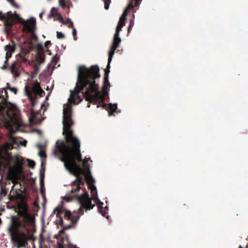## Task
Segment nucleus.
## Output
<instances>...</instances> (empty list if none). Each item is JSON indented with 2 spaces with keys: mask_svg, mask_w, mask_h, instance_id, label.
<instances>
[{
  "mask_svg": "<svg viewBox=\"0 0 248 248\" xmlns=\"http://www.w3.org/2000/svg\"><path fill=\"white\" fill-rule=\"evenodd\" d=\"M2 223V220H1V219L0 218V225Z\"/></svg>",
  "mask_w": 248,
  "mask_h": 248,
  "instance_id": "de8ad7c7",
  "label": "nucleus"
},
{
  "mask_svg": "<svg viewBox=\"0 0 248 248\" xmlns=\"http://www.w3.org/2000/svg\"><path fill=\"white\" fill-rule=\"evenodd\" d=\"M8 93L7 90L3 88L0 91V109H4L8 107L9 103L7 101Z\"/></svg>",
  "mask_w": 248,
  "mask_h": 248,
  "instance_id": "1a4fd4ad",
  "label": "nucleus"
},
{
  "mask_svg": "<svg viewBox=\"0 0 248 248\" xmlns=\"http://www.w3.org/2000/svg\"><path fill=\"white\" fill-rule=\"evenodd\" d=\"M126 16V12H125L124 13H123L119 19L116 29L115 33L114 35L112 44L108 52V62L107 68L105 69L103 86V90L105 92H107V88L110 86V84L108 80V74L110 72L109 69L110 68V64L113 55L114 54L115 50L119 47L120 44L121 42V39L119 36V33L122 31V28L125 25Z\"/></svg>",
  "mask_w": 248,
  "mask_h": 248,
  "instance_id": "39448f33",
  "label": "nucleus"
},
{
  "mask_svg": "<svg viewBox=\"0 0 248 248\" xmlns=\"http://www.w3.org/2000/svg\"><path fill=\"white\" fill-rule=\"evenodd\" d=\"M7 85L8 86V89L10 90L12 92H13L15 94H16V93L17 92V89L15 87H10L9 86V83H7Z\"/></svg>",
  "mask_w": 248,
  "mask_h": 248,
  "instance_id": "cd10ccee",
  "label": "nucleus"
},
{
  "mask_svg": "<svg viewBox=\"0 0 248 248\" xmlns=\"http://www.w3.org/2000/svg\"><path fill=\"white\" fill-rule=\"evenodd\" d=\"M79 184L73 181L71 185V189L70 190V192L74 194L79 191L81 188Z\"/></svg>",
  "mask_w": 248,
  "mask_h": 248,
  "instance_id": "f3484780",
  "label": "nucleus"
},
{
  "mask_svg": "<svg viewBox=\"0 0 248 248\" xmlns=\"http://www.w3.org/2000/svg\"><path fill=\"white\" fill-rule=\"evenodd\" d=\"M7 115L8 118V124L9 126L18 127L20 126V116L14 111L12 108L8 110Z\"/></svg>",
  "mask_w": 248,
  "mask_h": 248,
  "instance_id": "6e6552de",
  "label": "nucleus"
},
{
  "mask_svg": "<svg viewBox=\"0 0 248 248\" xmlns=\"http://www.w3.org/2000/svg\"><path fill=\"white\" fill-rule=\"evenodd\" d=\"M56 33L58 39H62L65 37L64 35L61 32L57 31Z\"/></svg>",
  "mask_w": 248,
  "mask_h": 248,
  "instance_id": "a878e982",
  "label": "nucleus"
},
{
  "mask_svg": "<svg viewBox=\"0 0 248 248\" xmlns=\"http://www.w3.org/2000/svg\"><path fill=\"white\" fill-rule=\"evenodd\" d=\"M16 216L11 217L8 231L13 241L17 244V248L24 247L28 245V241L32 240L31 235H27L24 231L19 228L26 229L27 226H31L34 223L35 218L29 212L27 203L21 202L17 205Z\"/></svg>",
  "mask_w": 248,
  "mask_h": 248,
  "instance_id": "20e7f679",
  "label": "nucleus"
},
{
  "mask_svg": "<svg viewBox=\"0 0 248 248\" xmlns=\"http://www.w3.org/2000/svg\"><path fill=\"white\" fill-rule=\"evenodd\" d=\"M141 1L142 0H129L128 5L123 13L126 12L127 16L130 10L133 9L134 7L139 6Z\"/></svg>",
  "mask_w": 248,
  "mask_h": 248,
  "instance_id": "f8f14e48",
  "label": "nucleus"
},
{
  "mask_svg": "<svg viewBox=\"0 0 248 248\" xmlns=\"http://www.w3.org/2000/svg\"><path fill=\"white\" fill-rule=\"evenodd\" d=\"M43 57H45V54L44 53L43 54Z\"/></svg>",
  "mask_w": 248,
  "mask_h": 248,
  "instance_id": "864d4df0",
  "label": "nucleus"
},
{
  "mask_svg": "<svg viewBox=\"0 0 248 248\" xmlns=\"http://www.w3.org/2000/svg\"><path fill=\"white\" fill-rule=\"evenodd\" d=\"M33 27H34V28H33L34 29H33V31H32H32H29V32L32 33V34H31L32 38L36 39L37 38V36H36V35L34 33V31L35 30V24H33Z\"/></svg>",
  "mask_w": 248,
  "mask_h": 248,
  "instance_id": "2f4dec72",
  "label": "nucleus"
},
{
  "mask_svg": "<svg viewBox=\"0 0 248 248\" xmlns=\"http://www.w3.org/2000/svg\"><path fill=\"white\" fill-rule=\"evenodd\" d=\"M7 62H8V60H7L6 59V60L5 61V62H4L3 65L1 67V68L2 69H6L7 68Z\"/></svg>",
  "mask_w": 248,
  "mask_h": 248,
  "instance_id": "c9c22d12",
  "label": "nucleus"
},
{
  "mask_svg": "<svg viewBox=\"0 0 248 248\" xmlns=\"http://www.w3.org/2000/svg\"><path fill=\"white\" fill-rule=\"evenodd\" d=\"M27 141H25V143H23V144H26Z\"/></svg>",
  "mask_w": 248,
  "mask_h": 248,
  "instance_id": "603ef678",
  "label": "nucleus"
},
{
  "mask_svg": "<svg viewBox=\"0 0 248 248\" xmlns=\"http://www.w3.org/2000/svg\"><path fill=\"white\" fill-rule=\"evenodd\" d=\"M44 61V59H43L42 60V62H43Z\"/></svg>",
  "mask_w": 248,
  "mask_h": 248,
  "instance_id": "5fc2aeb1",
  "label": "nucleus"
},
{
  "mask_svg": "<svg viewBox=\"0 0 248 248\" xmlns=\"http://www.w3.org/2000/svg\"><path fill=\"white\" fill-rule=\"evenodd\" d=\"M90 104H88V108H89V107H90Z\"/></svg>",
  "mask_w": 248,
  "mask_h": 248,
  "instance_id": "09e8293b",
  "label": "nucleus"
},
{
  "mask_svg": "<svg viewBox=\"0 0 248 248\" xmlns=\"http://www.w3.org/2000/svg\"><path fill=\"white\" fill-rule=\"evenodd\" d=\"M50 14L52 16H54V15L57 14V9L54 7L52 8L50 10Z\"/></svg>",
  "mask_w": 248,
  "mask_h": 248,
  "instance_id": "c85d7f7f",
  "label": "nucleus"
},
{
  "mask_svg": "<svg viewBox=\"0 0 248 248\" xmlns=\"http://www.w3.org/2000/svg\"><path fill=\"white\" fill-rule=\"evenodd\" d=\"M42 15H43V13H41V14H40L39 16H40V17H42Z\"/></svg>",
  "mask_w": 248,
  "mask_h": 248,
  "instance_id": "49530a36",
  "label": "nucleus"
},
{
  "mask_svg": "<svg viewBox=\"0 0 248 248\" xmlns=\"http://www.w3.org/2000/svg\"><path fill=\"white\" fill-rule=\"evenodd\" d=\"M27 141H25V143H23V144H26Z\"/></svg>",
  "mask_w": 248,
  "mask_h": 248,
  "instance_id": "8fccbe9b",
  "label": "nucleus"
},
{
  "mask_svg": "<svg viewBox=\"0 0 248 248\" xmlns=\"http://www.w3.org/2000/svg\"><path fill=\"white\" fill-rule=\"evenodd\" d=\"M100 77L97 65H92L90 68L80 66L78 70V81L75 91H71L69 102L75 104V97L79 98V93H81L89 103L97 104L98 103L97 108L100 106L106 108L107 105L104 102V96L99 91L98 85L95 81V79Z\"/></svg>",
  "mask_w": 248,
  "mask_h": 248,
  "instance_id": "f03ea898",
  "label": "nucleus"
},
{
  "mask_svg": "<svg viewBox=\"0 0 248 248\" xmlns=\"http://www.w3.org/2000/svg\"><path fill=\"white\" fill-rule=\"evenodd\" d=\"M13 6L16 8H19V6L15 2L14 0H7Z\"/></svg>",
  "mask_w": 248,
  "mask_h": 248,
  "instance_id": "7c9ffc66",
  "label": "nucleus"
},
{
  "mask_svg": "<svg viewBox=\"0 0 248 248\" xmlns=\"http://www.w3.org/2000/svg\"><path fill=\"white\" fill-rule=\"evenodd\" d=\"M5 15H3V13L1 12L0 11V20H2L3 21V20L4 19V18H5V16H4Z\"/></svg>",
  "mask_w": 248,
  "mask_h": 248,
  "instance_id": "4c0bfd02",
  "label": "nucleus"
},
{
  "mask_svg": "<svg viewBox=\"0 0 248 248\" xmlns=\"http://www.w3.org/2000/svg\"><path fill=\"white\" fill-rule=\"evenodd\" d=\"M25 93L26 96L31 103L33 108L36 104L37 95L43 97L45 92L42 89L40 84L37 80L33 83H31L25 87Z\"/></svg>",
  "mask_w": 248,
  "mask_h": 248,
  "instance_id": "423d86ee",
  "label": "nucleus"
},
{
  "mask_svg": "<svg viewBox=\"0 0 248 248\" xmlns=\"http://www.w3.org/2000/svg\"><path fill=\"white\" fill-rule=\"evenodd\" d=\"M75 196L78 201L81 205L80 208L78 209V213L76 212L71 213L68 211L63 212L62 209L58 207L55 208L53 210V212L56 214L57 217L60 218L59 221L60 225H63V224L62 215H63L64 220L69 221L68 224L65 225L63 229L59 231V233H62L63 235L61 236V239L57 242L58 248H80L69 242L68 236L64 233V230L75 226L80 217L78 214L81 215L84 214L83 208L87 211L93 209L95 206L94 204H92V199L89 197V195L87 192L81 195H76Z\"/></svg>",
  "mask_w": 248,
  "mask_h": 248,
  "instance_id": "7ed1b4c3",
  "label": "nucleus"
},
{
  "mask_svg": "<svg viewBox=\"0 0 248 248\" xmlns=\"http://www.w3.org/2000/svg\"><path fill=\"white\" fill-rule=\"evenodd\" d=\"M117 109V105L116 104L112 105L109 103L107 107V109L108 111V116H110L113 115V113L116 111Z\"/></svg>",
  "mask_w": 248,
  "mask_h": 248,
  "instance_id": "dca6fc26",
  "label": "nucleus"
},
{
  "mask_svg": "<svg viewBox=\"0 0 248 248\" xmlns=\"http://www.w3.org/2000/svg\"><path fill=\"white\" fill-rule=\"evenodd\" d=\"M104 3L105 5V9L106 10H108L109 8V6L110 5V3H111V0H102Z\"/></svg>",
  "mask_w": 248,
  "mask_h": 248,
  "instance_id": "b1692460",
  "label": "nucleus"
},
{
  "mask_svg": "<svg viewBox=\"0 0 248 248\" xmlns=\"http://www.w3.org/2000/svg\"><path fill=\"white\" fill-rule=\"evenodd\" d=\"M51 45V42L50 41H46L45 43V46L46 48H48L49 46H50Z\"/></svg>",
  "mask_w": 248,
  "mask_h": 248,
  "instance_id": "e433bc0d",
  "label": "nucleus"
},
{
  "mask_svg": "<svg viewBox=\"0 0 248 248\" xmlns=\"http://www.w3.org/2000/svg\"><path fill=\"white\" fill-rule=\"evenodd\" d=\"M134 25V21L133 19L131 20L130 21V24L129 25V26L128 27V33H129L130 30L132 29Z\"/></svg>",
  "mask_w": 248,
  "mask_h": 248,
  "instance_id": "393cba45",
  "label": "nucleus"
},
{
  "mask_svg": "<svg viewBox=\"0 0 248 248\" xmlns=\"http://www.w3.org/2000/svg\"><path fill=\"white\" fill-rule=\"evenodd\" d=\"M39 248H43L41 242H40Z\"/></svg>",
  "mask_w": 248,
  "mask_h": 248,
  "instance_id": "a18cd8bd",
  "label": "nucleus"
},
{
  "mask_svg": "<svg viewBox=\"0 0 248 248\" xmlns=\"http://www.w3.org/2000/svg\"><path fill=\"white\" fill-rule=\"evenodd\" d=\"M59 58L57 57V55H55L53 57L52 61L54 62H57L58 61Z\"/></svg>",
  "mask_w": 248,
  "mask_h": 248,
  "instance_id": "f704fd0d",
  "label": "nucleus"
},
{
  "mask_svg": "<svg viewBox=\"0 0 248 248\" xmlns=\"http://www.w3.org/2000/svg\"><path fill=\"white\" fill-rule=\"evenodd\" d=\"M5 50L6 51L5 59L8 60L11 57L12 53L15 51V47L10 45H7L5 46Z\"/></svg>",
  "mask_w": 248,
  "mask_h": 248,
  "instance_id": "ddd939ff",
  "label": "nucleus"
},
{
  "mask_svg": "<svg viewBox=\"0 0 248 248\" xmlns=\"http://www.w3.org/2000/svg\"><path fill=\"white\" fill-rule=\"evenodd\" d=\"M23 61L24 62H26L27 61V59H26V58H23Z\"/></svg>",
  "mask_w": 248,
  "mask_h": 248,
  "instance_id": "c03bdc74",
  "label": "nucleus"
},
{
  "mask_svg": "<svg viewBox=\"0 0 248 248\" xmlns=\"http://www.w3.org/2000/svg\"><path fill=\"white\" fill-rule=\"evenodd\" d=\"M31 115L29 117V121H30V122L31 123V124H35V118H36V115L38 114L37 113L34 112L33 111V108L31 109Z\"/></svg>",
  "mask_w": 248,
  "mask_h": 248,
  "instance_id": "aec40b11",
  "label": "nucleus"
},
{
  "mask_svg": "<svg viewBox=\"0 0 248 248\" xmlns=\"http://www.w3.org/2000/svg\"><path fill=\"white\" fill-rule=\"evenodd\" d=\"M27 141H25V143H23V144H26Z\"/></svg>",
  "mask_w": 248,
  "mask_h": 248,
  "instance_id": "3c124183",
  "label": "nucleus"
},
{
  "mask_svg": "<svg viewBox=\"0 0 248 248\" xmlns=\"http://www.w3.org/2000/svg\"><path fill=\"white\" fill-rule=\"evenodd\" d=\"M88 161V159H86V158H85L84 159V160L83 161L82 163H83V165L84 166H86V165Z\"/></svg>",
  "mask_w": 248,
  "mask_h": 248,
  "instance_id": "ea45409f",
  "label": "nucleus"
},
{
  "mask_svg": "<svg viewBox=\"0 0 248 248\" xmlns=\"http://www.w3.org/2000/svg\"><path fill=\"white\" fill-rule=\"evenodd\" d=\"M12 182L14 184V185L18 183L16 180L14 179L12 181Z\"/></svg>",
  "mask_w": 248,
  "mask_h": 248,
  "instance_id": "a19ab883",
  "label": "nucleus"
},
{
  "mask_svg": "<svg viewBox=\"0 0 248 248\" xmlns=\"http://www.w3.org/2000/svg\"><path fill=\"white\" fill-rule=\"evenodd\" d=\"M28 162V166L29 167L33 169L35 166V162L31 160L30 159H27Z\"/></svg>",
  "mask_w": 248,
  "mask_h": 248,
  "instance_id": "4be33fe9",
  "label": "nucleus"
},
{
  "mask_svg": "<svg viewBox=\"0 0 248 248\" xmlns=\"http://www.w3.org/2000/svg\"><path fill=\"white\" fill-rule=\"evenodd\" d=\"M89 187L91 190L92 199L95 200L96 202H100L97 197V192L95 186L93 185H91Z\"/></svg>",
  "mask_w": 248,
  "mask_h": 248,
  "instance_id": "4468645a",
  "label": "nucleus"
},
{
  "mask_svg": "<svg viewBox=\"0 0 248 248\" xmlns=\"http://www.w3.org/2000/svg\"><path fill=\"white\" fill-rule=\"evenodd\" d=\"M72 34L73 36L74 40L75 41L77 40V30L75 28L73 29Z\"/></svg>",
  "mask_w": 248,
  "mask_h": 248,
  "instance_id": "c756f323",
  "label": "nucleus"
},
{
  "mask_svg": "<svg viewBox=\"0 0 248 248\" xmlns=\"http://www.w3.org/2000/svg\"><path fill=\"white\" fill-rule=\"evenodd\" d=\"M10 157L7 153L2 154L0 152V169H6L9 167Z\"/></svg>",
  "mask_w": 248,
  "mask_h": 248,
  "instance_id": "9d476101",
  "label": "nucleus"
},
{
  "mask_svg": "<svg viewBox=\"0 0 248 248\" xmlns=\"http://www.w3.org/2000/svg\"><path fill=\"white\" fill-rule=\"evenodd\" d=\"M46 52L48 53V55H51V51L49 49H47Z\"/></svg>",
  "mask_w": 248,
  "mask_h": 248,
  "instance_id": "79ce46f5",
  "label": "nucleus"
},
{
  "mask_svg": "<svg viewBox=\"0 0 248 248\" xmlns=\"http://www.w3.org/2000/svg\"><path fill=\"white\" fill-rule=\"evenodd\" d=\"M1 192H3V193L4 194V195H6V191H4V190H3L2 189H1Z\"/></svg>",
  "mask_w": 248,
  "mask_h": 248,
  "instance_id": "37998d69",
  "label": "nucleus"
},
{
  "mask_svg": "<svg viewBox=\"0 0 248 248\" xmlns=\"http://www.w3.org/2000/svg\"><path fill=\"white\" fill-rule=\"evenodd\" d=\"M68 27L69 28H73V29L74 28L73 27V23L72 21L71 23L68 24Z\"/></svg>",
  "mask_w": 248,
  "mask_h": 248,
  "instance_id": "58836bf2",
  "label": "nucleus"
},
{
  "mask_svg": "<svg viewBox=\"0 0 248 248\" xmlns=\"http://www.w3.org/2000/svg\"><path fill=\"white\" fill-rule=\"evenodd\" d=\"M4 16L5 18L3 20L4 21V26L6 28H12L15 21L13 14L11 11H9Z\"/></svg>",
  "mask_w": 248,
  "mask_h": 248,
  "instance_id": "9b49d317",
  "label": "nucleus"
},
{
  "mask_svg": "<svg viewBox=\"0 0 248 248\" xmlns=\"http://www.w3.org/2000/svg\"><path fill=\"white\" fill-rule=\"evenodd\" d=\"M59 3L60 5L63 8H64L66 6L65 0H59Z\"/></svg>",
  "mask_w": 248,
  "mask_h": 248,
  "instance_id": "bb28decb",
  "label": "nucleus"
},
{
  "mask_svg": "<svg viewBox=\"0 0 248 248\" xmlns=\"http://www.w3.org/2000/svg\"><path fill=\"white\" fill-rule=\"evenodd\" d=\"M103 209V207H101L100 205L98 207V210L100 213L102 214V215L104 217L106 216V213L105 212H102L101 210Z\"/></svg>",
  "mask_w": 248,
  "mask_h": 248,
  "instance_id": "72a5a7b5",
  "label": "nucleus"
},
{
  "mask_svg": "<svg viewBox=\"0 0 248 248\" xmlns=\"http://www.w3.org/2000/svg\"><path fill=\"white\" fill-rule=\"evenodd\" d=\"M85 179L87 182L89 184V186L91 185H92V183H93L94 182V180H93L90 171H89L86 175Z\"/></svg>",
  "mask_w": 248,
  "mask_h": 248,
  "instance_id": "6ab92c4d",
  "label": "nucleus"
},
{
  "mask_svg": "<svg viewBox=\"0 0 248 248\" xmlns=\"http://www.w3.org/2000/svg\"><path fill=\"white\" fill-rule=\"evenodd\" d=\"M15 18V20L17 21L19 23H20L24 25V31H33V24L36 23L35 19L32 17L30 20L26 21L23 18L21 17L19 15L17 14L16 12L13 15Z\"/></svg>",
  "mask_w": 248,
  "mask_h": 248,
  "instance_id": "0eeeda50",
  "label": "nucleus"
},
{
  "mask_svg": "<svg viewBox=\"0 0 248 248\" xmlns=\"http://www.w3.org/2000/svg\"><path fill=\"white\" fill-rule=\"evenodd\" d=\"M19 66V62L17 60H16L12 63L10 67V71L11 73L14 74H15L16 76H18L19 75L17 72L18 67Z\"/></svg>",
  "mask_w": 248,
  "mask_h": 248,
  "instance_id": "2eb2a0df",
  "label": "nucleus"
},
{
  "mask_svg": "<svg viewBox=\"0 0 248 248\" xmlns=\"http://www.w3.org/2000/svg\"><path fill=\"white\" fill-rule=\"evenodd\" d=\"M37 146L40 149V151H39V155L41 157H46V155L45 152L41 150V148H42V145L41 144H39V145H38Z\"/></svg>",
  "mask_w": 248,
  "mask_h": 248,
  "instance_id": "5701e85b",
  "label": "nucleus"
},
{
  "mask_svg": "<svg viewBox=\"0 0 248 248\" xmlns=\"http://www.w3.org/2000/svg\"><path fill=\"white\" fill-rule=\"evenodd\" d=\"M60 17L59 18L60 21L62 22L63 25H67L71 23L72 21L70 19L68 18L65 20H63L62 16L60 15Z\"/></svg>",
  "mask_w": 248,
  "mask_h": 248,
  "instance_id": "412c9836",
  "label": "nucleus"
},
{
  "mask_svg": "<svg viewBox=\"0 0 248 248\" xmlns=\"http://www.w3.org/2000/svg\"><path fill=\"white\" fill-rule=\"evenodd\" d=\"M72 120V108L70 105L67 104L66 107L63 109V132L66 143L62 141L60 144H57V150L54 151L57 155L60 153L62 157L60 158L64 162L65 168L75 177L74 181L81 186L84 185V180L81 176L83 172L80 163L82 161L80 153V143L79 140L74 135V131L71 128L74 124ZM58 144V142L56 143Z\"/></svg>",
  "mask_w": 248,
  "mask_h": 248,
  "instance_id": "f257e3e1",
  "label": "nucleus"
},
{
  "mask_svg": "<svg viewBox=\"0 0 248 248\" xmlns=\"http://www.w3.org/2000/svg\"><path fill=\"white\" fill-rule=\"evenodd\" d=\"M43 163H42L41 164V169L40 170V185H41V188H42L43 186H44V171H45V168H43Z\"/></svg>",
  "mask_w": 248,
  "mask_h": 248,
  "instance_id": "a211bd4d",
  "label": "nucleus"
},
{
  "mask_svg": "<svg viewBox=\"0 0 248 248\" xmlns=\"http://www.w3.org/2000/svg\"><path fill=\"white\" fill-rule=\"evenodd\" d=\"M37 48L38 51H44V48L41 44H38L37 45Z\"/></svg>",
  "mask_w": 248,
  "mask_h": 248,
  "instance_id": "473e14b6",
  "label": "nucleus"
}]
</instances>
